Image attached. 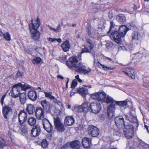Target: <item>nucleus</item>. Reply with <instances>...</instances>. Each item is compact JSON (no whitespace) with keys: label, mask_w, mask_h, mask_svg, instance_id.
Here are the masks:
<instances>
[{"label":"nucleus","mask_w":149,"mask_h":149,"mask_svg":"<svg viewBox=\"0 0 149 149\" xmlns=\"http://www.w3.org/2000/svg\"><path fill=\"white\" fill-rule=\"evenodd\" d=\"M78 61L77 57H71L69 58V60L66 61V63L69 68L74 67L75 71L79 73L85 74L91 72V69L86 70V67L82 64L79 63H77Z\"/></svg>","instance_id":"1"},{"label":"nucleus","mask_w":149,"mask_h":149,"mask_svg":"<svg viewBox=\"0 0 149 149\" xmlns=\"http://www.w3.org/2000/svg\"><path fill=\"white\" fill-rule=\"evenodd\" d=\"M128 30V28L126 26L123 25L119 28V33L117 31H114L110 34V37L115 42L117 43H119L121 42V38L125 36Z\"/></svg>","instance_id":"2"},{"label":"nucleus","mask_w":149,"mask_h":149,"mask_svg":"<svg viewBox=\"0 0 149 149\" xmlns=\"http://www.w3.org/2000/svg\"><path fill=\"white\" fill-rule=\"evenodd\" d=\"M95 44V41L93 38L87 39L85 44L84 45V48L82 49L81 52L79 56L81 57V54L83 53H91L93 55H95V52L93 50Z\"/></svg>","instance_id":"3"},{"label":"nucleus","mask_w":149,"mask_h":149,"mask_svg":"<svg viewBox=\"0 0 149 149\" xmlns=\"http://www.w3.org/2000/svg\"><path fill=\"white\" fill-rule=\"evenodd\" d=\"M27 113L24 110L21 111L18 114L19 128L22 130L24 128V124L27 120Z\"/></svg>","instance_id":"4"},{"label":"nucleus","mask_w":149,"mask_h":149,"mask_svg":"<svg viewBox=\"0 0 149 149\" xmlns=\"http://www.w3.org/2000/svg\"><path fill=\"white\" fill-rule=\"evenodd\" d=\"M91 97L97 100L98 103L102 104L104 102V100L106 98V93L103 92L94 93L90 95Z\"/></svg>","instance_id":"5"},{"label":"nucleus","mask_w":149,"mask_h":149,"mask_svg":"<svg viewBox=\"0 0 149 149\" xmlns=\"http://www.w3.org/2000/svg\"><path fill=\"white\" fill-rule=\"evenodd\" d=\"M123 132L124 135L127 138H132L134 135L133 126L130 124L125 125L124 127Z\"/></svg>","instance_id":"6"},{"label":"nucleus","mask_w":149,"mask_h":149,"mask_svg":"<svg viewBox=\"0 0 149 149\" xmlns=\"http://www.w3.org/2000/svg\"><path fill=\"white\" fill-rule=\"evenodd\" d=\"M101 109L100 104L97 101L91 103L89 105V111L94 113L99 112Z\"/></svg>","instance_id":"7"},{"label":"nucleus","mask_w":149,"mask_h":149,"mask_svg":"<svg viewBox=\"0 0 149 149\" xmlns=\"http://www.w3.org/2000/svg\"><path fill=\"white\" fill-rule=\"evenodd\" d=\"M54 123L55 127L58 131L63 132L65 130L64 126L61 122L59 118L57 117L54 119Z\"/></svg>","instance_id":"8"},{"label":"nucleus","mask_w":149,"mask_h":149,"mask_svg":"<svg viewBox=\"0 0 149 149\" xmlns=\"http://www.w3.org/2000/svg\"><path fill=\"white\" fill-rule=\"evenodd\" d=\"M42 125L44 129L48 132H51L53 131V126L47 119L44 118L43 119Z\"/></svg>","instance_id":"9"},{"label":"nucleus","mask_w":149,"mask_h":149,"mask_svg":"<svg viewBox=\"0 0 149 149\" xmlns=\"http://www.w3.org/2000/svg\"><path fill=\"white\" fill-rule=\"evenodd\" d=\"M115 124L119 129H122L125 125V121L123 117L122 116H118L115 119Z\"/></svg>","instance_id":"10"},{"label":"nucleus","mask_w":149,"mask_h":149,"mask_svg":"<svg viewBox=\"0 0 149 149\" xmlns=\"http://www.w3.org/2000/svg\"><path fill=\"white\" fill-rule=\"evenodd\" d=\"M116 109V105L114 103L111 104L108 106L107 112L110 119H111L115 116L114 113Z\"/></svg>","instance_id":"11"},{"label":"nucleus","mask_w":149,"mask_h":149,"mask_svg":"<svg viewBox=\"0 0 149 149\" xmlns=\"http://www.w3.org/2000/svg\"><path fill=\"white\" fill-rule=\"evenodd\" d=\"M31 23L29 24V28L30 31L33 30H37L40 25V20L39 18L38 17L37 18L36 20L34 21L33 20H31Z\"/></svg>","instance_id":"12"},{"label":"nucleus","mask_w":149,"mask_h":149,"mask_svg":"<svg viewBox=\"0 0 149 149\" xmlns=\"http://www.w3.org/2000/svg\"><path fill=\"white\" fill-rule=\"evenodd\" d=\"M22 88H23L21 87V86H18V84L14 85L10 93L11 96L14 98L17 97L19 94H20V90H22Z\"/></svg>","instance_id":"13"},{"label":"nucleus","mask_w":149,"mask_h":149,"mask_svg":"<svg viewBox=\"0 0 149 149\" xmlns=\"http://www.w3.org/2000/svg\"><path fill=\"white\" fill-rule=\"evenodd\" d=\"M88 134L93 137L97 136L99 133L98 129L96 127L93 125H90L88 128Z\"/></svg>","instance_id":"14"},{"label":"nucleus","mask_w":149,"mask_h":149,"mask_svg":"<svg viewBox=\"0 0 149 149\" xmlns=\"http://www.w3.org/2000/svg\"><path fill=\"white\" fill-rule=\"evenodd\" d=\"M12 113V110L8 106L4 107L3 109V115L4 117L6 119H9Z\"/></svg>","instance_id":"15"},{"label":"nucleus","mask_w":149,"mask_h":149,"mask_svg":"<svg viewBox=\"0 0 149 149\" xmlns=\"http://www.w3.org/2000/svg\"><path fill=\"white\" fill-rule=\"evenodd\" d=\"M44 110L41 107H37L35 111L36 116L37 119H43L44 117Z\"/></svg>","instance_id":"16"},{"label":"nucleus","mask_w":149,"mask_h":149,"mask_svg":"<svg viewBox=\"0 0 149 149\" xmlns=\"http://www.w3.org/2000/svg\"><path fill=\"white\" fill-rule=\"evenodd\" d=\"M77 109L79 112H84L86 113L89 111V105L87 102H85L81 105L79 106Z\"/></svg>","instance_id":"17"},{"label":"nucleus","mask_w":149,"mask_h":149,"mask_svg":"<svg viewBox=\"0 0 149 149\" xmlns=\"http://www.w3.org/2000/svg\"><path fill=\"white\" fill-rule=\"evenodd\" d=\"M82 143L83 147L87 149L90 148L92 145L91 139L87 137H84L82 139Z\"/></svg>","instance_id":"18"},{"label":"nucleus","mask_w":149,"mask_h":149,"mask_svg":"<svg viewBox=\"0 0 149 149\" xmlns=\"http://www.w3.org/2000/svg\"><path fill=\"white\" fill-rule=\"evenodd\" d=\"M41 132L40 127L38 125L34 126L31 130V134L33 137L38 136Z\"/></svg>","instance_id":"19"},{"label":"nucleus","mask_w":149,"mask_h":149,"mask_svg":"<svg viewBox=\"0 0 149 149\" xmlns=\"http://www.w3.org/2000/svg\"><path fill=\"white\" fill-rule=\"evenodd\" d=\"M31 38L35 40H38L40 36V33L37 30L30 31Z\"/></svg>","instance_id":"20"},{"label":"nucleus","mask_w":149,"mask_h":149,"mask_svg":"<svg viewBox=\"0 0 149 149\" xmlns=\"http://www.w3.org/2000/svg\"><path fill=\"white\" fill-rule=\"evenodd\" d=\"M43 108V109L47 113L50 112V103L46 100H42L40 102Z\"/></svg>","instance_id":"21"},{"label":"nucleus","mask_w":149,"mask_h":149,"mask_svg":"<svg viewBox=\"0 0 149 149\" xmlns=\"http://www.w3.org/2000/svg\"><path fill=\"white\" fill-rule=\"evenodd\" d=\"M28 97L32 101H35L37 98V94L34 89L30 90L28 93Z\"/></svg>","instance_id":"22"},{"label":"nucleus","mask_w":149,"mask_h":149,"mask_svg":"<svg viewBox=\"0 0 149 149\" xmlns=\"http://www.w3.org/2000/svg\"><path fill=\"white\" fill-rule=\"evenodd\" d=\"M74 119L72 116H68L65 118L64 123L67 126H71L74 124Z\"/></svg>","instance_id":"23"},{"label":"nucleus","mask_w":149,"mask_h":149,"mask_svg":"<svg viewBox=\"0 0 149 149\" xmlns=\"http://www.w3.org/2000/svg\"><path fill=\"white\" fill-rule=\"evenodd\" d=\"M70 145L72 149H79L81 146L80 142L77 140L71 142Z\"/></svg>","instance_id":"24"},{"label":"nucleus","mask_w":149,"mask_h":149,"mask_svg":"<svg viewBox=\"0 0 149 149\" xmlns=\"http://www.w3.org/2000/svg\"><path fill=\"white\" fill-rule=\"evenodd\" d=\"M61 47L63 51L66 52L68 51L70 47L69 41L66 40L61 45Z\"/></svg>","instance_id":"25"},{"label":"nucleus","mask_w":149,"mask_h":149,"mask_svg":"<svg viewBox=\"0 0 149 149\" xmlns=\"http://www.w3.org/2000/svg\"><path fill=\"white\" fill-rule=\"evenodd\" d=\"M19 101L22 104H24L26 101V95L25 93L20 94L19 96Z\"/></svg>","instance_id":"26"},{"label":"nucleus","mask_w":149,"mask_h":149,"mask_svg":"<svg viewBox=\"0 0 149 149\" xmlns=\"http://www.w3.org/2000/svg\"><path fill=\"white\" fill-rule=\"evenodd\" d=\"M123 72L132 79H134L135 78V76L134 70L131 68L128 69V71H123Z\"/></svg>","instance_id":"27"},{"label":"nucleus","mask_w":149,"mask_h":149,"mask_svg":"<svg viewBox=\"0 0 149 149\" xmlns=\"http://www.w3.org/2000/svg\"><path fill=\"white\" fill-rule=\"evenodd\" d=\"M77 91L84 97H85L86 95L88 93V90L84 88H79Z\"/></svg>","instance_id":"28"},{"label":"nucleus","mask_w":149,"mask_h":149,"mask_svg":"<svg viewBox=\"0 0 149 149\" xmlns=\"http://www.w3.org/2000/svg\"><path fill=\"white\" fill-rule=\"evenodd\" d=\"M34 109L35 107L32 104H30L27 106L26 110L28 112L29 114H31L33 113Z\"/></svg>","instance_id":"29"},{"label":"nucleus","mask_w":149,"mask_h":149,"mask_svg":"<svg viewBox=\"0 0 149 149\" xmlns=\"http://www.w3.org/2000/svg\"><path fill=\"white\" fill-rule=\"evenodd\" d=\"M115 100L111 96L106 95V98L104 100V102L107 104L114 103Z\"/></svg>","instance_id":"30"},{"label":"nucleus","mask_w":149,"mask_h":149,"mask_svg":"<svg viewBox=\"0 0 149 149\" xmlns=\"http://www.w3.org/2000/svg\"><path fill=\"white\" fill-rule=\"evenodd\" d=\"M117 19L120 23H123L126 20L125 17L123 14L119 15L117 17Z\"/></svg>","instance_id":"31"},{"label":"nucleus","mask_w":149,"mask_h":149,"mask_svg":"<svg viewBox=\"0 0 149 149\" xmlns=\"http://www.w3.org/2000/svg\"><path fill=\"white\" fill-rule=\"evenodd\" d=\"M36 118L33 117H31L29 118L27 121L28 123L31 126H34L36 124Z\"/></svg>","instance_id":"32"},{"label":"nucleus","mask_w":149,"mask_h":149,"mask_svg":"<svg viewBox=\"0 0 149 149\" xmlns=\"http://www.w3.org/2000/svg\"><path fill=\"white\" fill-rule=\"evenodd\" d=\"M47 26L49 27L50 30L55 32H58L61 29V26L59 24L57 26L56 28H52L49 25H47Z\"/></svg>","instance_id":"33"},{"label":"nucleus","mask_w":149,"mask_h":149,"mask_svg":"<svg viewBox=\"0 0 149 149\" xmlns=\"http://www.w3.org/2000/svg\"><path fill=\"white\" fill-rule=\"evenodd\" d=\"M114 103L115 105L116 104V105L120 106H124L127 104V102L126 101H117L115 100Z\"/></svg>","instance_id":"34"},{"label":"nucleus","mask_w":149,"mask_h":149,"mask_svg":"<svg viewBox=\"0 0 149 149\" xmlns=\"http://www.w3.org/2000/svg\"><path fill=\"white\" fill-rule=\"evenodd\" d=\"M18 85L23 88L22 89V90H24L25 91L28 89L30 88H31V86L30 85H27L26 86L25 84L24 85H22L20 83H18Z\"/></svg>","instance_id":"35"},{"label":"nucleus","mask_w":149,"mask_h":149,"mask_svg":"<svg viewBox=\"0 0 149 149\" xmlns=\"http://www.w3.org/2000/svg\"><path fill=\"white\" fill-rule=\"evenodd\" d=\"M4 38L6 40L10 41L11 39L10 36L9 32H6L3 34Z\"/></svg>","instance_id":"36"},{"label":"nucleus","mask_w":149,"mask_h":149,"mask_svg":"<svg viewBox=\"0 0 149 149\" xmlns=\"http://www.w3.org/2000/svg\"><path fill=\"white\" fill-rule=\"evenodd\" d=\"M52 92H45L44 94L45 96L47 98H49L51 100H52L54 98V97L52 95Z\"/></svg>","instance_id":"37"},{"label":"nucleus","mask_w":149,"mask_h":149,"mask_svg":"<svg viewBox=\"0 0 149 149\" xmlns=\"http://www.w3.org/2000/svg\"><path fill=\"white\" fill-rule=\"evenodd\" d=\"M41 146L43 148H46L47 146L48 143L46 139H43L41 142Z\"/></svg>","instance_id":"38"},{"label":"nucleus","mask_w":149,"mask_h":149,"mask_svg":"<svg viewBox=\"0 0 149 149\" xmlns=\"http://www.w3.org/2000/svg\"><path fill=\"white\" fill-rule=\"evenodd\" d=\"M47 40L49 41L54 42L56 41H57L58 42L60 43L62 42L61 39L60 38L56 39V38H49L47 39Z\"/></svg>","instance_id":"39"},{"label":"nucleus","mask_w":149,"mask_h":149,"mask_svg":"<svg viewBox=\"0 0 149 149\" xmlns=\"http://www.w3.org/2000/svg\"><path fill=\"white\" fill-rule=\"evenodd\" d=\"M41 61V59L40 57H37L32 61V63L34 64L39 63Z\"/></svg>","instance_id":"40"},{"label":"nucleus","mask_w":149,"mask_h":149,"mask_svg":"<svg viewBox=\"0 0 149 149\" xmlns=\"http://www.w3.org/2000/svg\"><path fill=\"white\" fill-rule=\"evenodd\" d=\"M133 39H138V34L137 32L134 31L133 32L132 35Z\"/></svg>","instance_id":"41"},{"label":"nucleus","mask_w":149,"mask_h":149,"mask_svg":"<svg viewBox=\"0 0 149 149\" xmlns=\"http://www.w3.org/2000/svg\"><path fill=\"white\" fill-rule=\"evenodd\" d=\"M77 80L74 79L72 81L71 88H74L77 86Z\"/></svg>","instance_id":"42"},{"label":"nucleus","mask_w":149,"mask_h":149,"mask_svg":"<svg viewBox=\"0 0 149 149\" xmlns=\"http://www.w3.org/2000/svg\"><path fill=\"white\" fill-rule=\"evenodd\" d=\"M101 65L102 66V67L105 70H113L114 68L111 67H107L104 65Z\"/></svg>","instance_id":"43"},{"label":"nucleus","mask_w":149,"mask_h":149,"mask_svg":"<svg viewBox=\"0 0 149 149\" xmlns=\"http://www.w3.org/2000/svg\"><path fill=\"white\" fill-rule=\"evenodd\" d=\"M5 142L4 140L0 137V148L3 147L4 145Z\"/></svg>","instance_id":"44"},{"label":"nucleus","mask_w":149,"mask_h":149,"mask_svg":"<svg viewBox=\"0 0 149 149\" xmlns=\"http://www.w3.org/2000/svg\"><path fill=\"white\" fill-rule=\"evenodd\" d=\"M118 50L119 51H121V50L128 51V49L127 48V46L126 47L124 46H120L118 47Z\"/></svg>","instance_id":"45"},{"label":"nucleus","mask_w":149,"mask_h":149,"mask_svg":"<svg viewBox=\"0 0 149 149\" xmlns=\"http://www.w3.org/2000/svg\"><path fill=\"white\" fill-rule=\"evenodd\" d=\"M110 23L111 24L110 27V28L109 30V32H108L107 33L108 34L109 33V32L111 31V30L112 29L114 28V27L115 26V24L112 21H111L110 22Z\"/></svg>","instance_id":"46"},{"label":"nucleus","mask_w":149,"mask_h":149,"mask_svg":"<svg viewBox=\"0 0 149 149\" xmlns=\"http://www.w3.org/2000/svg\"><path fill=\"white\" fill-rule=\"evenodd\" d=\"M127 48L128 51L129 50H132L134 49V46L132 44H130L128 45H127Z\"/></svg>","instance_id":"47"},{"label":"nucleus","mask_w":149,"mask_h":149,"mask_svg":"<svg viewBox=\"0 0 149 149\" xmlns=\"http://www.w3.org/2000/svg\"><path fill=\"white\" fill-rule=\"evenodd\" d=\"M52 100H53V102L54 103H56L58 105H60L61 104V102L59 101H58L55 97Z\"/></svg>","instance_id":"48"},{"label":"nucleus","mask_w":149,"mask_h":149,"mask_svg":"<svg viewBox=\"0 0 149 149\" xmlns=\"http://www.w3.org/2000/svg\"><path fill=\"white\" fill-rule=\"evenodd\" d=\"M23 75V73L18 71L17 73L16 74V76L17 78L22 77Z\"/></svg>","instance_id":"49"},{"label":"nucleus","mask_w":149,"mask_h":149,"mask_svg":"<svg viewBox=\"0 0 149 149\" xmlns=\"http://www.w3.org/2000/svg\"><path fill=\"white\" fill-rule=\"evenodd\" d=\"M113 45V44L111 42H108L106 43V47L108 48H109L110 47H111Z\"/></svg>","instance_id":"50"},{"label":"nucleus","mask_w":149,"mask_h":149,"mask_svg":"<svg viewBox=\"0 0 149 149\" xmlns=\"http://www.w3.org/2000/svg\"><path fill=\"white\" fill-rule=\"evenodd\" d=\"M6 97L5 95H4L2 97L1 100V105H3V101L5 97Z\"/></svg>","instance_id":"51"},{"label":"nucleus","mask_w":149,"mask_h":149,"mask_svg":"<svg viewBox=\"0 0 149 149\" xmlns=\"http://www.w3.org/2000/svg\"><path fill=\"white\" fill-rule=\"evenodd\" d=\"M57 77L58 78H60L62 79H64L63 77V76L60 75H58L57 76Z\"/></svg>","instance_id":"52"},{"label":"nucleus","mask_w":149,"mask_h":149,"mask_svg":"<svg viewBox=\"0 0 149 149\" xmlns=\"http://www.w3.org/2000/svg\"><path fill=\"white\" fill-rule=\"evenodd\" d=\"M88 34L89 35H91V31L90 30H88Z\"/></svg>","instance_id":"53"},{"label":"nucleus","mask_w":149,"mask_h":149,"mask_svg":"<svg viewBox=\"0 0 149 149\" xmlns=\"http://www.w3.org/2000/svg\"><path fill=\"white\" fill-rule=\"evenodd\" d=\"M145 127L146 129L148 131V132H149V131L148 130V126L147 125H145L144 126Z\"/></svg>","instance_id":"54"},{"label":"nucleus","mask_w":149,"mask_h":149,"mask_svg":"<svg viewBox=\"0 0 149 149\" xmlns=\"http://www.w3.org/2000/svg\"><path fill=\"white\" fill-rule=\"evenodd\" d=\"M75 78H76V79L77 80H78V79H79V75H77V76H75Z\"/></svg>","instance_id":"55"},{"label":"nucleus","mask_w":149,"mask_h":149,"mask_svg":"<svg viewBox=\"0 0 149 149\" xmlns=\"http://www.w3.org/2000/svg\"><path fill=\"white\" fill-rule=\"evenodd\" d=\"M77 80L80 83H81V82H82V80L81 79H80V78L79 79H78V80Z\"/></svg>","instance_id":"56"},{"label":"nucleus","mask_w":149,"mask_h":149,"mask_svg":"<svg viewBox=\"0 0 149 149\" xmlns=\"http://www.w3.org/2000/svg\"><path fill=\"white\" fill-rule=\"evenodd\" d=\"M106 59L108 60H109L111 61H112V60L111 58L107 57H106Z\"/></svg>","instance_id":"57"},{"label":"nucleus","mask_w":149,"mask_h":149,"mask_svg":"<svg viewBox=\"0 0 149 149\" xmlns=\"http://www.w3.org/2000/svg\"><path fill=\"white\" fill-rule=\"evenodd\" d=\"M84 86L85 87H87V86ZM87 87H88L89 88H91L92 87V86L91 85H89Z\"/></svg>","instance_id":"58"},{"label":"nucleus","mask_w":149,"mask_h":149,"mask_svg":"<svg viewBox=\"0 0 149 149\" xmlns=\"http://www.w3.org/2000/svg\"><path fill=\"white\" fill-rule=\"evenodd\" d=\"M68 109H70L71 108V106L70 105H68Z\"/></svg>","instance_id":"59"},{"label":"nucleus","mask_w":149,"mask_h":149,"mask_svg":"<svg viewBox=\"0 0 149 149\" xmlns=\"http://www.w3.org/2000/svg\"><path fill=\"white\" fill-rule=\"evenodd\" d=\"M76 26V24H73L72 25V26L73 27H75Z\"/></svg>","instance_id":"60"},{"label":"nucleus","mask_w":149,"mask_h":149,"mask_svg":"<svg viewBox=\"0 0 149 149\" xmlns=\"http://www.w3.org/2000/svg\"><path fill=\"white\" fill-rule=\"evenodd\" d=\"M3 34L2 31L0 32V36H2Z\"/></svg>","instance_id":"61"},{"label":"nucleus","mask_w":149,"mask_h":149,"mask_svg":"<svg viewBox=\"0 0 149 149\" xmlns=\"http://www.w3.org/2000/svg\"><path fill=\"white\" fill-rule=\"evenodd\" d=\"M130 149H134V148L132 147H130L129 148Z\"/></svg>","instance_id":"62"},{"label":"nucleus","mask_w":149,"mask_h":149,"mask_svg":"<svg viewBox=\"0 0 149 149\" xmlns=\"http://www.w3.org/2000/svg\"><path fill=\"white\" fill-rule=\"evenodd\" d=\"M67 79H68V80H67L66 83H67V84H68V83L69 81V79L68 78H67Z\"/></svg>","instance_id":"63"},{"label":"nucleus","mask_w":149,"mask_h":149,"mask_svg":"<svg viewBox=\"0 0 149 149\" xmlns=\"http://www.w3.org/2000/svg\"><path fill=\"white\" fill-rule=\"evenodd\" d=\"M109 17L110 18H111L112 17V15H111L110 16L109 15Z\"/></svg>","instance_id":"64"}]
</instances>
